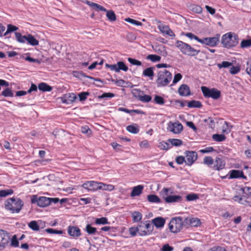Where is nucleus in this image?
<instances>
[{
	"label": "nucleus",
	"mask_w": 251,
	"mask_h": 251,
	"mask_svg": "<svg viewBox=\"0 0 251 251\" xmlns=\"http://www.w3.org/2000/svg\"><path fill=\"white\" fill-rule=\"evenodd\" d=\"M209 251H226V250L223 247L217 246L213 247Z\"/></svg>",
	"instance_id": "obj_64"
},
{
	"label": "nucleus",
	"mask_w": 251,
	"mask_h": 251,
	"mask_svg": "<svg viewBox=\"0 0 251 251\" xmlns=\"http://www.w3.org/2000/svg\"><path fill=\"white\" fill-rule=\"evenodd\" d=\"M85 230L87 233L90 235L94 234L97 232L96 228L92 226L90 224H87L86 225Z\"/></svg>",
	"instance_id": "obj_41"
},
{
	"label": "nucleus",
	"mask_w": 251,
	"mask_h": 251,
	"mask_svg": "<svg viewBox=\"0 0 251 251\" xmlns=\"http://www.w3.org/2000/svg\"><path fill=\"white\" fill-rule=\"evenodd\" d=\"M152 224L156 227H162L165 223V220L161 217H158L152 220Z\"/></svg>",
	"instance_id": "obj_24"
},
{
	"label": "nucleus",
	"mask_w": 251,
	"mask_h": 251,
	"mask_svg": "<svg viewBox=\"0 0 251 251\" xmlns=\"http://www.w3.org/2000/svg\"><path fill=\"white\" fill-rule=\"evenodd\" d=\"M178 92L181 96H188L190 95V90L186 84H182L178 88Z\"/></svg>",
	"instance_id": "obj_22"
},
{
	"label": "nucleus",
	"mask_w": 251,
	"mask_h": 251,
	"mask_svg": "<svg viewBox=\"0 0 251 251\" xmlns=\"http://www.w3.org/2000/svg\"><path fill=\"white\" fill-rule=\"evenodd\" d=\"M126 129L128 132L133 134H136L139 131L138 126L136 125L127 126Z\"/></svg>",
	"instance_id": "obj_33"
},
{
	"label": "nucleus",
	"mask_w": 251,
	"mask_h": 251,
	"mask_svg": "<svg viewBox=\"0 0 251 251\" xmlns=\"http://www.w3.org/2000/svg\"><path fill=\"white\" fill-rule=\"evenodd\" d=\"M226 137L224 134H215L212 135V139L217 142H222L225 140Z\"/></svg>",
	"instance_id": "obj_39"
},
{
	"label": "nucleus",
	"mask_w": 251,
	"mask_h": 251,
	"mask_svg": "<svg viewBox=\"0 0 251 251\" xmlns=\"http://www.w3.org/2000/svg\"><path fill=\"white\" fill-rule=\"evenodd\" d=\"M220 36V34H217L214 37L204 38L203 39H201L200 43L210 47H215L219 42Z\"/></svg>",
	"instance_id": "obj_9"
},
{
	"label": "nucleus",
	"mask_w": 251,
	"mask_h": 251,
	"mask_svg": "<svg viewBox=\"0 0 251 251\" xmlns=\"http://www.w3.org/2000/svg\"><path fill=\"white\" fill-rule=\"evenodd\" d=\"M185 154L186 157L185 163L188 166L192 165L198 158L197 153L194 151H186Z\"/></svg>",
	"instance_id": "obj_13"
},
{
	"label": "nucleus",
	"mask_w": 251,
	"mask_h": 251,
	"mask_svg": "<svg viewBox=\"0 0 251 251\" xmlns=\"http://www.w3.org/2000/svg\"><path fill=\"white\" fill-rule=\"evenodd\" d=\"M143 75L145 76L152 77L154 75L153 68L150 67L146 69L143 72Z\"/></svg>",
	"instance_id": "obj_46"
},
{
	"label": "nucleus",
	"mask_w": 251,
	"mask_h": 251,
	"mask_svg": "<svg viewBox=\"0 0 251 251\" xmlns=\"http://www.w3.org/2000/svg\"><path fill=\"white\" fill-rule=\"evenodd\" d=\"M72 74L74 76L77 77L79 79H81L83 77H87L90 79H93V80H95V81L102 82V81L100 79L98 78H94L92 76L87 75L81 71H74L72 72Z\"/></svg>",
	"instance_id": "obj_19"
},
{
	"label": "nucleus",
	"mask_w": 251,
	"mask_h": 251,
	"mask_svg": "<svg viewBox=\"0 0 251 251\" xmlns=\"http://www.w3.org/2000/svg\"><path fill=\"white\" fill-rule=\"evenodd\" d=\"M16 39L18 42L21 43H25L26 41L27 35H22L20 32L15 33Z\"/></svg>",
	"instance_id": "obj_32"
},
{
	"label": "nucleus",
	"mask_w": 251,
	"mask_h": 251,
	"mask_svg": "<svg viewBox=\"0 0 251 251\" xmlns=\"http://www.w3.org/2000/svg\"><path fill=\"white\" fill-rule=\"evenodd\" d=\"M18 29V27L11 24L8 25L7 30L4 33V36H6L9 33L16 31Z\"/></svg>",
	"instance_id": "obj_45"
},
{
	"label": "nucleus",
	"mask_w": 251,
	"mask_h": 251,
	"mask_svg": "<svg viewBox=\"0 0 251 251\" xmlns=\"http://www.w3.org/2000/svg\"><path fill=\"white\" fill-rule=\"evenodd\" d=\"M88 92H83L78 94V96L80 101H84L87 99V97L89 95Z\"/></svg>",
	"instance_id": "obj_53"
},
{
	"label": "nucleus",
	"mask_w": 251,
	"mask_h": 251,
	"mask_svg": "<svg viewBox=\"0 0 251 251\" xmlns=\"http://www.w3.org/2000/svg\"><path fill=\"white\" fill-rule=\"evenodd\" d=\"M9 57H13L15 56H17V58L18 59H22V61H26L29 62H34L36 63H40V62L37 60L33 59L30 57L29 56L28 54H18L14 51H10L8 52Z\"/></svg>",
	"instance_id": "obj_10"
},
{
	"label": "nucleus",
	"mask_w": 251,
	"mask_h": 251,
	"mask_svg": "<svg viewBox=\"0 0 251 251\" xmlns=\"http://www.w3.org/2000/svg\"><path fill=\"white\" fill-rule=\"evenodd\" d=\"M76 99V95L74 93H68L63 95L61 98L62 102L63 103L71 104L75 101Z\"/></svg>",
	"instance_id": "obj_17"
},
{
	"label": "nucleus",
	"mask_w": 251,
	"mask_h": 251,
	"mask_svg": "<svg viewBox=\"0 0 251 251\" xmlns=\"http://www.w3.org/2000/svg\"><path fill=\"white\" fill-rule=\"evenodd\" d=\"M100 182L94 181H87L82 185V187L89 191H97L99 190Z\"/></svg>",
	"instance_id": "obj_16"
},
{
	"label": "nucleus",
	"mask_w": 251,
	"mask_h": 251,
	"mask_svg": "<svg viewBox=\"0 0 251 251\" xmlns=\"http://www.w3.org/2000/svg\"><path fill=\"white\" fill-rule=\"evenodd\" d=\"M187 105L190 108H201L202 107L201 102L195 100L189 101L187 103Z\"/></svg>",
	"instance_id": "obj_29"
},
{
	"label": "nucleus",
	"mask_w": 251,
	"mask_h": 251,
	"mask_svg": "<svg viewBox=\"0 0 251 251\" xmlns=\"http://www.w3.org/2000/svg\"><path fill=\"white\" fill-rule=\"evenodd\" d=\"M173 192L169 188H164L161 191V194L165 201L167 203H172L180 201L182 197L179 195H168L172 194Z\"/></svg>",
	"instance_id": "obj_5"
},
{
	"label": "nucleus",
	"mask_w": 251,
	"mask_h": 251,
	"mask_svg": "<svg viewBox=\"0 0 251 251\" xmlns=\"http://www.w3.org/2000/svg\"><path fill=\"white\" fill-rule=\"evenodd\" d=\"M187 201H193L199 199V196L196 194L191 193L186 197Z\"/></svg>",
	"instance_id": "obj_50"
},
{
	"label": "nucleus",
	"mask_w": 251,
	"mask_h": 251,
	"mask_svg": "<svg viewBox=\"0 0 251 251\" xmlns=\"http://www.w3.org/2000/svg\"><path fill=\"white\" fill-rule=\"evenodd\" d=\"M13 193L12 189L1 190H0V197H4Z\"/></svg>",
	"instance_id": "obj_47"
},
{
	"label": "nucleus",
	"mask_w": 251,
	"mask_h": 251,
	"mask_svg": "<svg viewBox=\"0 0 251 251\" xmlns=\"http://www.w3.org/2000/svg\"><path fill=\"white\" fill-rule=\"evenodd\" d=\"M183 226L182 218L179 217L173 218L169 224V229L173 233L179 232Z\"/></svg>",
	"instance_id": "obj_7"
},
{
	"label": "nucleus",
	"mask_w": 251,
	"mask_h": 251,
	"mask_svg": "<svg viewBox=\"0 0 251 251\" xmlns=\"http://www.w3.org/2000/svg\"><path fill=\"white\" fill-rule=\"evenodd\" d=\"M114 186L111 184H106L102 182H100L99 190H107L111 191L114 189Z\"/></svg>",
	"instance_id": "obj_30"
},
{
	"label": "nucleus",
	"mask_w": 251,
	"mask_h": 251,
	"mask_svg": "<svg viewBox=\"0 0 251 251\" xmlns=\"http://www.w3.org/2000/svg\"><path fill=\"white\" fill-rule=\"evenodd\" d=\"M145 223V226L146 228V230H140L141 232V236H146L150 235L152 233L153 230V226L149 223V221L144 222Z\"/></svg>",
	"instance_id": "obj_18"
},
{
	"label": "nucleus",
	"mask_w": 251,
	"mask_h": 251,
	"mask_svg": "<svg viewBox=\"0 0 251 251\" xmlns=\"http://www.w3.org/2000/svg\"><path fill=\"white\" fill-rule=\"evenodd\" d=\"M251 46V39L243 40L241 43V47L242 48H248Z\"/></svg>",
	"instance_id": "obj_49"
},
{
	"label": "nucleus",
	"mask_w": 251,
	"mask_h": 251,
	"mask_svg": "<svg viewBox=\"0 0 251 251\" xmlns=\"http://www.w3.org/2000/svg\"><path fill=\"white\" fill-rule=\"evenodd\" d=\"M176 46L183 54L189 56L196 55L200 52V50L195 49L188 44L180 41H177Z\"/></svg>",
	"instance_id": "obj_3"
},
{
	"label": "nucleus",
	"mask_w": 251,
	"mask_h": 251,
	"mask_svg": "<svg viewBox=\"0 0 251 251\" xmlns=\"http://www.w3.org/2000/svg\"><path fill=\"white\" fill-rule=\"evenodd\" d=\"M5 208L11 213H18L22 209L24 203L19 198H11L5 202Z\"/></svg>",
	"instance_id": "obj_1"
},
{
	"label": "nucleus",
	"mask_w": 251,
	"mask_h": 251,
	"mask_svg": "<svg viewBox=\"0 0 251 251\" xmlns=\"http://www.w3.org/2000/svg\"><path fill=\"white\" fill-rule=\"evenodd\" d=\"M229 177L230 178L239 177L243 178L244 179L247 178V177L245 176H244L243 172L242 171L236 170H233L231 171Z\"/></svg>",
	"instance_id": "obj_23"
},
{
	"label": "nucleus",
	"mask_w": 251,
	"mask_h": 251,
	"mask_svg": "<svg viewBox=\"0 0 251 251\" xmlns=\"http://www.w3.org/2000/svg\"><path fill=\"white\" fill-rule=\"evenodd\" d=\"M184 222L191 226H198L201 224L200 220L197 218H186Z\"/></svg>",
	"instance_id": "obj_21"
},
{
	"label": "nucleus",
	"mask_w": 251,
	"mask_h": 251,
	"mask_svg": "<svg viewBox=\"0 0 251 251\" xmlns=\"http://www.w3.org/2000/svg\"><path fill=\"white\" fill-rule=\"evenodd\" d=\"M38 88L43 92H49L52 90V87L47 83L41 82L38 85Z\"/></svg>",
	"instance_id": "obj_28"
},
{
	"label": "nucleus",
	"mask_w": 251,
	"mask_h": 251,
	"mask_svg": "<svg viewBox=\"0 0 251 251\" xmlns=\"http://www.w3.org/2000/svg\"><path fill=\"white\" fill-rule=\"evenodd\" d=\"M65 131L62 129H56L53 130L52 134L55 138H61L65 135Z\"/></svg>",
	"instance_id": "obj_31"
},
{
	"label": "nucleus",
	"mask_w": 251,
	"mask_h": 251,
	"mask_svg": "<svg viewBox=\"0 0 251 251\" xmlns=\"http://www.w3.org/2000/svg\"><path fill=\"white\" fill-rule=\"evenodd\" d=\"M169 28V26L168 25H159L158 26V28L160 32L164 34H166L168 32V30Z\"/></svg>",
	"instance_id": "obj_56"
},
{
	"label": "nucleus",
	"mask_w": 251,
	"mask_h": 251,
	"mask_svg": "<svg viewBox=\"0 0 251 251\" xmlns=\"http://www.w3.org/2000/svg\"><path fill=\"white\" fill-rule=\"evenodd\" d=\"M225 166V163L224 161L221 158L217 157L214 166V169L217 170H220L223 169Z\"/></svg>",
	"instance_id": "obj_26"
},
{
	"label": "nucleus",
	"mask_w": 251,
	"mask_h": 251,
	"mask_svg": "<svg viewBox=\"0 0 251 251\" xmlns=\"http://www.w3.org/2000/svg\"><path fill=\"white\" fill-rule=\"evenodd\" d=\"M168 141L173 146L178 147L182 144V141L178 139H169Z\"/></svg>",
	"instance_id": "obj_40"
},
{
	"label": "nucleus",
	"mask_w": 251,
	"mask_h": 251,
	"mask_svg": "<svg viewBox=\"0 0 251 251\" xmlns=\"http://www.w3.org/2000/svg\"><path fill=\"white\" fill-rule=\"evenodd\" d=\"M238 36L231 32L224 34L222 37V44L225 47L230 48L236 46L238 43Z\"/></svg>",
	"instance_id": "obj_2"
},
{
	"label": "nucleus",
	"mask_w": 251,
	"mask_h": 251,
	"mask_svg": "<svg viewBox=\"0 0 251 251\" xmlns=\"http://www.w3.org/2000/svg\"><path fill=\"white\" fill-rule=\"evenodd\" d=\"M132 217L134 222H138L141 221L142 218V214L138 211H134L132 213Z\"/></svg>",
	"instance_id": "obj_35"
},
{
	"label": "nucleus",
	"mask_w": 251,
	"mask_h": 251,
	"mask_svg": "<svg viewBox=\"0 0 251 251\" xmlns=\"http://www.w3.org/2000/svg\"><path fill=\"white\" fill-rule=\"evenodd\" d=\"M26 39L27 43L32 46H36L39 44V41L31 34H28Z\"/></svg>",
	"instance_id": "obj_27"
},
{
	"label": "nucleus",
	"mask_w": 251,
	"mask_h": 251,
	"mask_svg": "<svg viewBox=\"0 0 251 251\" xmlns=\"http://www.w3.org/2000/svg\"><path fill=\"white\" fill-rule=\"evenodd\" d=\"M10 237L5 231L0 229V251L4 249L9 243Z\"/></svg>",
	"instance_id": "obj_12"
},
{
	"label": "nucleus",
	"mask_w": 251,
	"mask_h": 251,
	"mask_svg": "<svg viewBox=\"0 0 251 251\" xmlns=\"http://www.w3.org/2000/svg\"><path fill=\"white\" fill-rule=\"evenodd\" d=\"M190 9L196 13H201L202 12V8L198 5L192 4L190 6Z\"/></svg>",
	"instance_id": "obj_43"
},
{
	"label": "nucleus",
	"mask_w": 251,
	"mask_h": 251,
	"mask_svg": "<svg viewBox=\"0 0 251 251\" xmlns=\"http://www.w3.org/2000/svg\"><path fill=\"white\" fill-rule=\"evenodd\" d=\"M1 95L4 97H13V93L12 91L9 88H6L4 90H3Z\"/></svg>",
	"instance_id": "obj_54"
},
{
	"label": "nucleus",
	"mask_w": 251,
	"mask_h": 251,
	"mask_svg": "<svg viewBox=\"0 0 251 251\" xmlns=\"http://www.w3.org/2000/svg\"><path fill=\"white\" fill-rule=\"evenodd\" d=\"M147 199L150 202L159 203L161 202L160 198L156 195H149L147 196Z\"/></svg>",
	"instance_id": "obj_34"
},
{
	"label": "nucleus",
	"mask_w": 251,
	"mask_h": 251,
	"mask_svg": "<svg viewBox=\"0 0 251 251\" xmlns=\"http://www.w3.org/2000/svg\"><path fill=\"white\" fill-rule=\"evenodd\" d=\"M168 129L170 131L175 133H179L183 129V126L182 124L178 122L173 123L170 122L168 124Z\"/></svg>",
	"instance_id": "obj_14"
},
{
	"label": "nucleus",
	"mask_w": 251,
	"mask_h": 251,
	"mask_svg": "<svg viewBox=\"0 0 251 251\" xmlns=\"http://www.w3.org/2000/svg\"><path fill=\"white\" fill-rule=\"evenodd\" d=\"M185 35L191 40L195 39L200 43L201 42V39H200L198 36L195 35L194 34L191 32L186 33L185 34Z\"/></svg>",
	"instance_id": "obj_55"
},
{
	"label": "nucleus",
	"mask_w": 251,
	"mask_h": 251,
	"mask_svg": "<svg viewBox=\"0 0 251 251\" xmlns=\"http://www.w3.org/2000/svg\"><path fill=\"white\" fill-rule=\"evenodd\" d=\"M125 21L127 22H128L131 24L136 25H142V23L140 22L134 20L133 19H131L130 18H127L125 19Z\"/></svg>",
	"instance_id": "obj_52"
},
{
	"label": "nucleus",
	"mask_w": 251,
	"mask_h": 251,
	"mask_svg": "<svg viewBox=\"0 0 251 251\" xmlns=\"http://www.w3.org/2000/svg\"><path fill=\"white\" fill-rule=\"evenodd\" d=\"M95 224L97 225H106L109 224L108 219L106 217H101L97 218L95 220Z\"/></svg>",
	"instance_id": "obj_42"
},
{
	"label": "nucleus",
	"mask_w": 251,
	"mask_h": 251,
	"mask_svg": "<svg viewBox=\"0 0 251 251\" xmlns=\"http://www.w3.org/2000/svg\"><path fill=\"white\" fill-rule=\"evenodd\" d=\"M186 159L185 157L183 156H177L176 158V162L179 165L182 164L184 162L185 163Z\"/></svg>",
	"instance_id": "obj_62"
},
{
	"label": "nucleus",
	"mask_w": 251,
	"mask_h": 251,
	"mask_svg": "<svg viewBox=\"0 0 251 251\" xmlns=\"http://www.w3.org/2000/svg\"><path fill=\"white\" fill-rule=\"evenodd\" d=\"M217 65L219 69H221L222 68H228L229 72L232 75L238 74L241 70L240 66L237 65L234 66L233 64H217Z\"/></svg>",
	"instance_id": "obj_15"
},
{
	"label": "nucleus",
	"mask_w": 251,
	"mask_h": 251,
	"mask_svg": "<svg viewBox=\"0 0 251 251\" xmlns=\"http://www.w3.org/2000/svg\"><path fill=\"white\" fill-rule=\"evenodd\" d=\"M68 232L71 236L74 237H78L81 235L80 230L76 226H69L68 228Z\"/></svg>",
	"instance_id": "obj_20"
},
{
	"label": "nucleus",
	"mask_w": 251,
	"mask_h": 251,
	"mask_svg": "<svg viewBox=\"0 0 251 251\" xmlns=\"http://www.w3.org/2000/svg\"><path fill=\"white\" fill-rule=\"evenodd\" d=\"M129 232L132 236H135L137 233H139V229L138 226L137 227H131L129 229Z\"/></svg>",
	"instance_id": "obj_58"
},
{
	"label": "nucleus",
	"mask_w": 251,
	"mask_h": 251,
	"mask_svg": "<svg viewBox=\"0 0 251 251\" xmlns=\"http://www.w3.org/2000/svg\"><path fill=\"white\" fill-rule=\"evenodd\" d=\"M31 202L32 203H37V205L41 207H46L50 205L49 198L40 197L38 198L34 196L33 198L31 199Z\"/></svg>",
	"instance_id": "obj_11"
},
{
	"label": "nucleus",
	"mask_w": 251,
	"mask_h": 251,
	"mask_svg": "<svg viewBox=\"0 0 251 251\" xmlns=\"http://www.w3.org/2000/svg\"><path fill=\"white\" fill-rule=\"evenodd\" d=\"M174 248L170 246L169 244H164L160 249V251H173Z\"/></svg>",
	"instance_id": "obj_59"
},
{
	"label": "nucleus",
	"mask_w": 251,
	"mask_h": 251,
	"mask_svg": "<svg viewBox=\"0 0 251 251\" xmlns=\"http://www.w3.org/2000/svg\"><path fill=\"white\" fill-rule=\"evenodd\" d=\"M137 97L139 100L143 102H149L151 100V97L148 95H139Z\"/></svg>",
	"instance_id": "obj_37"
},
{
	"label": "nucleus",
	"mask_w": 251,
	"mask_h": 251,
	"mask_svg": "<svg viewBox=\"0 0 251 251\" xmlns=\"http://www.w3.org/2000/svg\"><path fill=\"white\" fill-rule=\"evenodd\" d=\"M11 246L14 247H17L19 246V241L17 240L16 235H14L11 239Z\"/></svg>",
	"instance_id": "obj_57"
},
{
	"label": "nucleus",
	"mask_w": 251,
	"mask_h": 251,
	"mask_svg": "<svg viewBox=\"0 0 251 251\" xmlns=\"http://www.w3.org/2000/svg\"><path fill=\"white\" fill-rule=\"evenodd\" d=\"M203 163L205 164L210 165L213 163V160L211 157L206 156L203 159Z\"/></svg>",
	"instance_id": "obj_61"
},
{
	"label": "nucleus",
	"mask_w": 251,
	"mask_h": 251,
	"mask_svg": "<svg viewBox=\"0 0 251 251\" xmlns=\"http://www.w3.org/2000/svg\"><path fill=\"white\" fill-rule=\"evenodd\" d=\"M157 83L162 86L167 85L172 79L171 74L166 70L160 71L158 73Z\"/></svg>",
	"instance_id": "obj_8"
},
{
	"label": "nucleus",
	"mask_w": 251,
	"mask_h": 251,
	"mask_svg": "<svg viewBox=\"0 0 251 251\" xmlns=\"http://www.w3.org/2000/svg\"><path fill=\"white\" fill-rule=\"evenodd\" d=\"M85 3L91 7L93 9L101 11L106 12V17L110 22H114L116 20V16L114 12L112 10H107L103 6L88 0L85 1Z\"/></svg>",
	"instance_id": "obj_4"
},
{
	"label": "nucleus",
	"mask_w": 251,
	"mask_h": 251,
	"mask_svg": "<svg viewBox=\"0 0 251 251\" xmlns=\"http://www.w3.org/2000/svg\"><path fill=\"white\" fill-rule=\"evenodd\" d=\"M203 122L210 128H214L215 127V122L211 117L204 119Z\"/></svg>",
	"instance_id": "obj_36"
},
{
	"label": "nucleus",
	"mask_w": 251,
	"mask_h": 251,
	"mask_svg": "<svg viewBox=\"0 0 251 251\" xmlns=\"http://www.w3.org/2000/svg\"><path fill=\"white\" fill-rule=\"evenodd\" d=\"M105 65L106 67L110 68L111 70L115 71L116 72H118L117 71L118 68V65H117V64H105Z\"/></svg>",
	"instance_id": "obj_63"
},
{
	"label": "nucleus",
	"mask_w": 251,
	"mask_h": 251,
	"mask_svg": "<svg viewBox=\"0 0 251 251\" xmlns=\"http://www.w3.org/2000/svg\"><path fill=\"white\" fill-rule=\"evenodd\" d=\"M28 226L34 231H38L39 230V226L36 221H32L28 224Z\"/></svg>",
	"instance_id": "obj_44"
},
{
	"label": "nucleus",
	"mask_w": 251,
	"mask_h": 251,
	"mask_svg": "<svg viewBox=\"0 0 251 251\" xmlns=\"http://www.w3.org/2000/svg\"><path fill=\"white\" fill-rule=\"evenodd\" d=\"M146 59L152 62H158L161 60V57L156 54H150L146 57Z\"/></svg>",
	"instance_id": "obj_38"
},
{
	"label": "nucleus",
	"mask_w": 251,
	"mask_h": 251,
	"mask_svg": "<svg viewBox=\"0 0 251 251\" xmlns=\"http://www.w3.org/2000/svg\"><path fill=\"white\" fill-rule=\"evenodd\" d=\"M201 90L205 98H211L214 100H218L221 96V91L216 88H209L206 86H201Z\"/></svg>",
	"instance_id": "obj_6"
},
{
	"label": "nucleus",
	"mask_w": 251,
	"mask_h": 251,
	"mask_svg": "<svg viewBox=\"0 0 251 251\" xmlns=\"http://www.w3.org/2000/svg\"><path fill=\"white\" fill-rule=\"evenodd\" d=\"M154 101L156 103L160 105H162L165 103L164 99L162 97L157 95L155 96Z\"/></svg>",
	"instance_id": "obj_51"
},
{
	"label": "nucleus",
	"mask_w": 251,
	"mask_h": 251,
	"mask_svg": "<svg viewBox=\"0 0 251 251\" xmlns=\"http://www.w3.org/2000/svg\"><path fill=\"white\" fill-rule=\"evenodd\" d=\"M144 187L143 185H139L133 188L132 191L130 193V196L134 197L139 196L142 193Z\"/></svg>",
	"instance_id": "obj_25"
},
{
	"label": "nucleus",
	"mask_w": 251,
	"mask_h": 251,
	"mask_svg": "<svg viewBox=\"0 0 251 251\" xmlns=\"http://www.w3.org/2000/svg\"><path fill=\"white\" fill-rule=\"evenodd\" d=\"M158 147L162 150H167L170 148V145L168 142L162 141L159 143Z\"/></svg>",
	"instance_id": "obj_48"
},
{
	"label": "nucleus",
	"mask_w": 251,
	"mask_h": 251,
	"mask_svg": "<svg viewBox=\"0 0 251 251\" xmlns=\"http://www.w3.org/2000/svg\"><path fill=\"white\" fill-rule=\"evenodd\" d=\"M46 231L50 234H61L63 233V231L62 230H58L53 228H47L46 229Z\"/></svg>",
	"instance_id": "obj_60"
}]
</instances>
